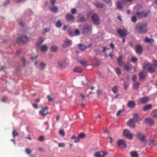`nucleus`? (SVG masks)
I'll use <instances>...</instances> for the list:
<instances>
[{"instance_id":"1","label":"nucleus","mask_w":157,"mask_h":157,"mask_svg":"<svg viewBox=\"0 0 157 157\" xmlns=\"http://www.w3.org/2000/svg\"><path fill=\"white\" fill-rule=\"evenodd\" d=\"M148 29L147 24L142 22L137 24L135 27L136 31L140 34L146 33L148 31Z\"/></svg>"},{"instance_id":"2","label":"nucleus","mask_w":157,"mask_h":157,"mask_svg":"<svg viewBox=\"0 0 157 157\" xmlns=\"http://www.w3.org/2000/svg\"><path fill=\"white\" fill-rule=\"evenodd\" d=\"M143 68L144 70H146L147 72H149L151 74L153 73L155 71V68L152 66V63H144Z\"/></svg>"},{"instance_id":"3","label":"nucleus","mask_w":157,"mask_h":157,"mask_svg":"<svg viewBox=\"0 0 157 157\" xmlns=\"http://www.w3.org/2000/svg\"><path fill=\"white\" fill-rule=\"evenodd\" d=\"M29 41V39L27 36H22L18 38L16 42L19 44H22L26 43Z\"/></svg>"},{"instance_id":"4","label":"nucleus","mask_w":157,"mask_h":157,"mask_svg":"<svg viewBox=\"0 0 157 157\" xmlns=\"http://www.w3.org/2000/svg\"><path fill=\"white\" fill-rule=\"evenodd\" d=\"M92 26L88 25H84L83 27L82 33L83 34H86L92 31Z\"/></svg>"},{"instance_id":"5","label":"nucleus","mask_w":157,"mask_h":157,"mask_svg":"<svg viewBox=\"0 0 157 157\" xmlns=\"http://www.w3.org/2000/svg\"><path fill=\"white\" fill-rule=\"evenodd\" d=\"M92 21L95 25H98L100 23V20L98 15L96 14H94L91 16Z\"/></svg>"},{"instance_id":"6","label":"nucleus","mask_w":157,"mask_h":157,"mask_svg":"<svg viewBox=\"0 0 157 157\" xmlns=\"http://www.w3.org/2000/svg\"><path fill=\"white\" fill-rule=\"evenodd\" d=\"M117 33L122 37H125L128 34L127 30L125 29H118L117 30Z\"/></svg>"},{"instance_id":"7","label":"nucleus","mask_w":157,"mask_h":157,"mask_svg":"<svg viewBox=\"0 0 157 157\" xmlns=\"http://www.w3.org/2000/svg\"><path fill=\"white\" fill-rule=\"evenodd\" d=\"M139 79L142 81H145L147 76V72L144 73V71H140L138 75Z\"/></svg>"},{"instance_id":"8","label":"nucleus","mask_w":157,"mask_h":157,"mask_svg":"<svg viewBox=\"0 0 157 157\" xmlns=\"http://www.w3.org/2000/svg\"><path fill=\"white\" fill-rule=\"evenodd\" d=\"M64 44L62 45L63 48H65L70 46L72 44L71 40L66 38L63 41Z\"/></svg>"},{"instance_id":"9","label":"nucleus","mask_w":157,"mask_h":157,"mask_svg":"<svg viewBox=\"0 0 157 157\" xmlns=\"http://www.w3.org/2000/svg\"><path fill=\"white\" fill-rule=\"evenodd\" d=\"M117 144L119 147L122 148L126 147V144L125 141L122 139H120L117 141Z\"/></svg>"},{"instance_id":"10","label":"nucleus","mask_w":157,"mask_h":157,"mask_svg":"<svg viewBox=\"0 0 157 157\" xmlns=\"http://www.w3.org/2000/svg\"><path fill=\"white\" fill-rule=\"evenodd\" d=\"M148 12H145L144 10L141 11L137 12L136 13L137 16L140 18L146 17Z\"/></svg>"},{"instance_id":"11","label":"nucleus","mask_w":157,"mask_h":157,"mask_svg":"<svg viewBox=\"0 0 157 157\" xmlns=\"http://www.w3.org/2000/svg\"><path fill=\"white\" fill-rule=\"evenodd\" d=\"M149 101V99L148 97L145 96L140 99L139 103L140 104H144L147 103Z\"/></svg>"},{"instance_id":"12","label":"nucleus","mask_w":157,"mask_h":157,"mask_svg":"<svg viewBox=\"0 0 157 157\" xmlns=\"http://www.w3.org/2000/svg\"><path fill=\"white\" fill-rule=\"evenodd\" d=\"M133 116V118L132 119L134 122L139 123L142 121L141 118L138 116V115L137 113L134 114Z\"/></svg>"},{"instance_id":"13","label":"nucleus","mask_w":157,"mask_h":157,"mask_svg":"<svg viewBox=\"0 0 157 157\" xmlns=\"http://www.w3.org/2000/svg\"><path fill=\"white\" fill-rule=\"evenodd\" d=\"M136 135L141 141H145L146 136L144 134L140 132H138Z\"/></svg>"},{"instance_id":"14","label":"nucleus","mask_w":157,"mask_h":157,"mask_svg":"<svg viewBox=\"0 0 157 157\" xmlns=\"http://www.w3.org/2000/svg\"><path fill=\"white\" fill-rule=\"evenodd\" d=\"M117 62L119 66H121L123 65L124 63L123 61V57L121 55L117 59Z\"/></svg>"},{"instance_id":"15","label":"nucleus","mask_w":157,"mask_h":157,"mask_svg":"<svg viewBox=\"0 0 157 157\" xmlns=\"http://www.w3.org/2000/svg\"><path fill=\"white\" fill-rule=\"evenodd\" d=\"M128 125L131 128H134L135 126V123L133 119H130L127 123Z\"/></svg>"},{"instance_id":"16","label":"nucleus","mask_w":157,"mask_h":157,"mask_svg":"<svg viewBox=\"0 0 157 157\" xmlns=\"http://www.w3.org/2000/svg\"><path fill=\"white\" fill-rule=\"evenodd\" d=\"M142 48L140 45H137L136 46L135 51L137 54H140L142 53Z\"/></svg>"},{"instance_id":"17","label":"nucleus","mask_w":157,"mask_h":157,"mask_svg":"<svg viewBox=\"0 0 157 157\" xmlns=\"http://www.w3.org/2000/svg\"><path fill=\"white\" fill-rule=\"evenodd\" d=\"M135 103L132 101H128L127 103V106L130 109H133L135 106Z\"/></svg>"},{"instance_id":"18","label":"nucleus","mask_w":157,"mask_h":157,"mask_svg":"<svg viewBox=\"0 0 157 157\" xmlns=\"http://www.w3.org/2000/svg\"><path fill=\"white\" fill-rule=\"evenodd\" d=\"M144 121L145 123L150 125H152L154 124V121L151 118L145 119Z\"/></svg>"},{"instance_id":"19","label":"nucleus","mask_w":157,"mask_h":157,"mask_svg":"<svg viewBox=\"0 0 157 157\" xmlns=\"http://www.w3.org/2000/svg\"><path fill=\"white\" fill-rule=\"evenodd\" d=\"M152 108V105L151 104H149L144 105L143 107V110L144 111H146L150 110Z\"/></svg>"},{"instance_id":"20","label":"nucleus","mask_w":157,"mask_h":157,"mask_svg":"<svg viewBox=\"0 0 157 157\" xmlns=\"http://www.w3.org/2000/svg\"><path fill=\"white\" fill-rule=\"evenodd\" d=\"M66 18L68 21H73L75 19L74 17L69 14H67L66 15Z\"/></svg>"},{"instance_id":"21","label":"nucleus","mask_w":157,"mask_h":157,"mask_svg":"<svg viewBox=\"0 0 157 157\" xmlns=\"http://www.w3.org/2000/svg\"><path fill=\"white\" fill-rule=\"evenodd\" d=\"M44 39L42 37H39L36 43L37 46H39L44 41Z\"/></svg>"},{"instance_id":"22","label":"nucleus","mask_w":157,"mask_h":157,"mask_svg":"<svg viewBox=\"0 0 157 157\" xmlns=\"http://www.w3.org/2000/svg\"><path fill=\"white\" fill-rule=\"evenodd\" d=\"M67 64V63H66V61L64 60L61 61L59 62V65L61 68L65 67Z\"/></svg>"},{"instance_id":"23","label":"nucleus","mask_w":157,"mask_h":157,"mask_svg":"<svg viewBox=\"0 0 157 157\" xmlns=\"http://www.w3.org/2000/svg\"><path fill=\"white\" fill-rule=\"evenodd\" d=\"M144 41L145 42L148 43L150 44H152L153 42L154 41V40L152 39H149L148 37H146L144 39Z\"/></svg>"},{"instance_id":"24","label":"nucleus","mask_w":157,"mask_h":157,"mask_svg":"<svg viewBox=\"0 0 157 157\" xmlns=\"http://www.w3.org/2000/svg\"><path fill=\"white\" fill-rule=\"evenodd\" d=\"M94 4L96 7L100 9L102 8L105 6V5L101 3L96 2Z\"/></svg>"},{"instance_id":"25","label":"nucleus","mask_w":157,"mask_h":157,"mask_svg":"<svg viewBox=\"0 0 157 157\" xmlns=\"http://www.w3.org/2000/svg\"><path fill=\"white\" fill-rule=\"evenodd\" d=\"M130 154L131 157H139V154L136 151H132Z\"/></svg>"},{"instance_id":"26","label":"nucleus","mask_w":157,"mask_h":157,"mask_svg":"<svg viewBox=\"0 0 157 157\" xmlns=\"http://www.w3.org/2000/svg\"><path fill=\"white\" fill-rule=\"evenodd\" d=\"M78 48L82 51L85 50L86 48V46L82 44H79L78 45Z\"/></svg>"},{"instance_id":"27","label":"nucleus","mask_w":157,"mask_h":157,"mask_svg":"<svg viewBox=\"0 0 157 157\" xmlns=\"http://www.w3.org/2000/svg\"><path fill=\"white\" fill-rule=\"evenodd\" d=\"M139 86L140 84L139 82H133L132 86L134 89L138 90L139 88Z\"/></svg>"},{"instance_id":"28","label":"nucleus","mask_w":157,"mask_h":157,"mask_svg":"<svg viewBox=\"0 0 157 157\" xmlns=\"http://www.w3.org/2000/svg\"><path fill=\"white\" fill-rule=\"evenodd\" d=\"M82 68L78 67H75L74 69V71L76 72L81 73L82 72Z\"/></svg>"},{"instance_id":"29","label":"nucleus","mask_w":157,"mask_h":157,"mask_svg":"<svg viewBox=\"0 0 157 157\" xmlns=\"http://www.w3.org/2000/svg\"><path fill=\"white\" fill-rule=\"evenodd\" d=\"M47 49L48 47L45 45H43L40 47V50L43 52L47 51Z\"/></svg>"},{"instance_id":"30","label":"nucleus","mask_w":157,"mask_h":157,"mask_svg":"<svg viewBox=\"0 0 157 157\" xmlns=\"http://www.w3.org/2000/svg\"><path fill=\"white\" fill-rule=\"evenodd\" d=\"M117 8L118 9H123V6L121 3L119 2H117L116 4Z\"/></svg>"},{"instance_id":"31","label":"nucleus","mask_w":157,"mask_h":157,"mask_svg":"<svg viewBox=\"0 0 157 157\" xmlns=\"http://www.w3.org/2000/svg\"><path fill=\"white\" fill-rule=\"evenodd\" d=\"M112 90L114 93L116 94L118 91V87L116 86H114L112 87Z\"/></svg>"},{"instance_id":"32","label":"nucleus","mask_w":157,"mask_h":157,"mask_svg":"<svg viewBox=\"0 0 157 157\" xmlns=\"http://www.w3.org/2000/svg\"><path fill=\"white\" fill-rule=\"evenodd\" d=\"M123 65H124V68L127 71L130 70L131 69L128 64L124 63Z\"/></svg>"},{"instance_id":"33","label":"nucleus","mask_w":157,"mask_h":157,"mask_svg":"<svg viewBox=\"0 0 157 157\" xmlns=\"http://www.w3.org/2000/svg\"><path fill=\"white\" fill-rule=\"evenodd\" d=\"M48 113V112L45 113V111L42 110H40L39 112V114L41 115L43 117L46 116Z\"/></svg>"},{"instance_id":"34","label":"nucleus","mask_w":157,"mask_h":157,"mask_svg":"<svg viewBox=\"0 0 157 157\" xmlns=\"http://www.w3.org/2000/svg\"><path fill=\"white\" fill-rule=\"evenodd\" d=\"M46 66V64L42 62L40 63L39 68L40 69L43 70Z\"/></svg>"},{"instance_id":"35","label":"nucleus","mask_w":157,"mask_h":157,"mask_svg":"<svg viewBox=\"0 0 157 157\" xmlns=\"http://www.w3.org/2000/svg\"><path fill=\"white\" fill-rule=\"evenodd\" d=\"M79 18L78 19V21H79L81 22H83L85 21H86V19L83 16H81L80 15H79Z\"/></svg>"},{"instance_id":"36","label":"nucleus","mask_w":157,"mask_h":157,"mask_svg":"<svg viewBox=\"0 0 157 157\" xmlns=\"http://www.w3.org/2000/svg\"><path fill=\"white\" fill-rule=\"evenodd\" d=\"M152 116L153 117L157 118V109H154L153 110Z\"/></svg>"},{"instance_id":"37","label":"nucleus","mask_w":157,"mask_h":157,"mask_svg":"<svg viewBox=\"0 0 157 157\" xmlns=\"http://www.w3.org/2000/svg\"><path fill=\"white\" fill-rule=\"evenodd\" d=\"M51 51L53 52H56L58 50V48L56 46H52L50 48Z\"/></svg>"},{"instance_id":"38","label":"nucleus","mask_w":157,"mask_h":157,"mask_svg":"<svg viewBox=\"0 0 157 157\" xmlns=\"http://www.w3.org/2000/svg\"><path fill=\"white\" fill-rule=\"evenodd\" d=\"M68 32L71 36H73L75 35V33L74 32V31L71 29H69Z\"/></svg>"},{"instance_id":"39","label":"nucleus","mask_w":157,"mask_h":157,"mask_svg":"<svg viewBox=\"0 0 157 157\" xmlns=\"http://www.w3.org/2000/svg\"><path fill=\"white\" fill-rule=\"evenodd\" d=\"M130 131L128 129H126L124 130L123 132L124 135L126 137L130 133Z\"/></svg>"},{"instance_id":"40","label":"nucleus","mask_w":157,"mask_h":157,"mask_svg":"<svg viewBox=\"0 0 157 157\" xmlns=\"http://www.w3.org/2000/svg\"><path fill=\"white\" fill-rule=\"evenodd\" d=\"M115 71L118 75H120L121 73V70L119 68H116L115 69Z\"/></svg>"},{"instance_id":"41","label":"nucleus","mask_w":157,"mask_h":157,"mask_svg":"<svg viewBox=\"0 0 157 157\" xmlns=\"http://www.w3.org/2000/svg\"><path fill=\"white\" fill-rule=\"evenodd\" d=\"M94 156L95 157H103L102 155H101L100 152L98 151L95 152L94 154Z\"/></svg>"},{"instance_id":"42","label":"nucleus","mask_w":157,"mask_h":157,"mask_svg":"<svg viewBox=\"0 0 157 157\" xmlns=\"http://www.w3.org/2000/svg\"><path fill=\"white\" fill-rule=\"evenodd\" d=\"M18 133L15 130H14L13 131L12 135L14 138L16 136H18Z\"/></svg>"},{"instance_id":"43","label":"nucleus","mask_w":157,"mask_h":157,"mask_svg":"<svg viewBox=\"0 0 157 157\" xmlns=\"http://www.w3.org/2000/svg\"><path fill=\"white\" fill-rule=\"evenodd\" d=\"M56 26L57 28H60L62 24L59 20L57 22L56 24Z\"/></svg>"},{"instance_id":"44","label":"nucleus","mask_w":157,"mask_h":157,"mask_svg":"<svg viewBox=\"0 0 157 157\" xmlns=\"http://www.w3.org/2000/svg\"><path fill=\"white\" fill-rule=\"evenodd\" d=\"M86 136L85 134L83 133H80L78 136V137L79 138H84Z\"/></svg>"},{"instance_id":"45","label":"nucleus","mask_w":157,"mask_h":157,"mask_svg":"<svg viewBox=\"0 0 157 157\" xmlns=\"http://www.w3.org/2000/svg\"><path fill=\"white\" fill-rule=\"evenodd\" d=\"M10 3V0H5V2L3 3V6H6L9 5Z\"/></svg>"},{"instance_id":"46","label":"nucleus","mask_w":157,"mask_h":157,"mask_svg":"<svg viewBox=\"0 0 157 157\" xmlns=\"http://www.w3.org/2000/svg\"><path fill=\"white\" fill-rule=\"evenodd\" d=\"M152 66H156V68H157V60L154 59L152 60Z\"/></svg>"},{"instance_id":"47","label":"nucleus","mask_w":157,"mask_h":157,"mask_svg":"<svg viewBox=\"0 0 157 157\" xmlns=\"http://www.w3.org/2000/svg\"><path fill=\"white\" fill-rule=\"evenodd\" d=\"M25 152L28 155H30L31 154V150L28 148H26L25 150Z\"/></svg>"},{"instance_id":"48","label":"nucleus","mask_w":157,"mask_h":157,"mask_svg":"<svg viewBox=\"0 0 157 157\" xmlns=\"http://www.w3.org/2000/svg\"><path fill=\"white\" fill-rule=\"evenodd\" d=\"M126 137L129 139H132L133 138V136L130 133Z\"/></svg>"},{"instance_id":"49","label":"nucleus","mask_w":157,"mask_h":157,"mask_svg":"<svg viewBox=\"0 0 157 157\" xmlns=\"http://www.w3.org/2000/svg\"><path fill=\"white\" fill-rule=\"evenodd\" d=\"M47 98L48 99V101H53V98L51 97L49 95H48L47 96Z\"/></svg>"},{"instance_id":"50","label":"nucleus","mask_w":157,"mask_h":157,"mask_svg":"<svg viewBox=\"0 0 157 157\" xmlns=\"http://www.w3.org/2000/svg\"><path fill=\"white\" fill-rule=\"evenodd\" d=\"M136 18L135 16H133L131 18V21L134 23L136 22Z\"/></svg>"},{"instance_id":"51","label":"nucleus","mask_w":157,"mask_h":157,"mask_svg":"<svg viewBox=\"0 0 157 157\" xmlns=\"http://www.w3.org/2000/svg\"><path fill=\"white\" fill-rule=\"evenodd\" d=\"M80 63L85 67H86L87 65L86 62L85 61H81Z\"/></svg>"},{"instance_id":"52","label":"nucleus","mask_w":157,"mask_h":157,"mask_svg":"<svg viewBox=\"0 0 157 157\" xmlns=\"http://www.w3.org/2000/svg\"><path fill=\"white\" fill-rule=\"evenodd\" d=\"M137 78V76L136 75H134L132 76V80L134 82H135L136 81V79Z\"/></svg>"},{"instance_id":"53","label":"nucleus","mask_w":157,"mask_h":157,"mask_svg":"<svg viewBox=\"0 0 157 157\" xmlns=\"http://www.w3.org/2000/svg\"><path fill=\"white\" fill-rule=\"evenodd\" d=\"M21 61L24 63V64H23V66H24V67H25V63H26V59L24 58V57H23L22 58H21Z\"/></svg>"},{"instance_id":"54","label":"nucleus","mask_w":157,"mask_h":157,"mask_svg":"<svg viewBox=\"0 0 157 157\" xmlns=\"http://www.w3.org/2000/svg\"><path fill=\"white\" fill-rule=\"evenodd\" d=\"M58 8L56 6H53L50 8V10H58Z\"/></svg>"},{"instance_id":"55","label":"nucleus","mask_w":157,"mask_h":157,"mask_svg":"<svg viewBox=\"0 0 157 157\" xmlns=\"http://www.w3.org/2000/svg\"><path fill=\"white\" fill-rule=\"evenodd\" d=\"M137 60V59L136 57H132L131 59V61L133 62H135Z\"/></svg>"},{"instance_id":"56","label":"nucleus","mask_w":157,"mask_h":157,"mask_svg":"<svg viewBox=\"0 0 157 157\" xmlns=\"http://www.w3.org/2000/svg\"><path fill=\"white\" fill-rule=\"evenodd\" d=\"M59 133L60 135L64 136L65 135L64 131L63 130H61L59 131Z\"/></svg>"},{"instance_id":"57","label":"nucleus","mask_w":157,"mask_h":157,"mask_svg":"<svg viewBox=\"0 0 157 157\" xmlns=\"http://www.w3.org/2000/svg\"><path fill=\"white\" fill-rule=\"evenodd\" d=\"M109 46L110 48L112 49H113L114 48L115 46L114 44L112 43H111L109 44Z\"/></svg>"},{"instance_id":"58","label":"nucleus","mask_w":157,"mask_h":157,"mask_svg":"<svg viewBox=\"0 0 157 157\" xmlns=\"http://www.w3.org/2000/svg\"><path fill=\"white\" fill-rule=\"evenodd\" d=\"M58 146L60 147H64L65 146V144L63 143H60L58 144Z\"/></svg>"},{"instance_id":"59","label":"nucleus","mask_w":157,"mask_h":157,"mask_svg":"<svg viewBox=\"0 0 157 157\" xmlns=\"http://www.w3.org/2000/svg\"><path fill=\"white\" fill-rule=\"evenodd\" d=\"M44 139V136H40L39 137L38 140L40 141H42Z\"/></svg>"},{"instance_id":"60","label":"nucleus","mask_w":157,"mask_h":157,"mask_svg":"<svg viewBox=\"0 0 157 157\" xmlns=\"http://www.w3.org/2000/svg\"><path fill=\"white\" fill-rule=\"evenodd\" d=\"M123 110H119L116 113V116H118L121 114V112L123 111Z\"/></svg>"},{"instance_id":"61","label":"nucleus","mask_w":157,"mask_h":157,"mask_svg":"<svg viewBox=\"0 0 157 157\" xmlns=\"http://www.w3.org/2000/svg\"><path fill=\"white\" fill-rule=\"evenodd\" d=\"M75 33L76 35H79L80 34L79 33V30L76 29L75 30V33Z\"/></svg>"},{"instance_id":"62","label":"nucleus","mask_w":157,"mask_h":157,"mask_svg":"<svg viewBox=\"0 0 157 157\" xmlns=\"http://www.w3.org/2000/svg\"><path fill=\"white\" fill-rule=\"evenodd\" d=\"M32 105L33 107L36 109L38 108L37 104H33Z\"/></svg>"},{"instance_id":"63","label":"nucleus","mask_w":157,"mask_h":157,"mask_svg":"<svg viewBox=\"0 0 157 157\" xmlns=\"http://www.w3.org/2000/svg\"><path fill=\"white\" fill-rule=\"evenodd\" d=\"M48 109V106H45L44 107H42V108L41 110H44V111H46Z\"/></svg>"},{"instance_id":"64","label":"nucleus","mask_w":157,"mask_h":157,"mask_svg":"<svg viewBox=\"0 0 157 157\" xmlns=\"http://www.w3.org/2000/svg\"><path fill=\"white\" fill-rule=\"evenodd\" d=\"M94 51L97 53V55L101 53L100 51L98 49H95L94 50Z\"/></svg>"}]
</instances>
